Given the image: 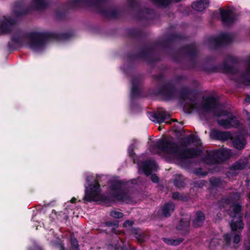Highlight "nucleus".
<instances>
[{
	"instance_id": "1",
	"label": "nucleus",
	"mask_w": 250,
	"mask_h": 250,
	"mask_svg": "<svg viewBox=\"0 0 250 250\" xmlns=\"http://www.w3.org/2000/svg\"><path fill=\"white\" fill-rule=\"evenodd\" d=\"M72 36L69 33H53L47 32H26L21 29L17 30L10 37V41L7 43L9 51L12 52L22 47L25 44V40L29 39L28 46L33 50L45 45L50 40L63 41L68 40Z\"/></svg>"
},
{
	"instance_id": "2",
	"label": "nucleus",
	"mask_w": 250,
	"mask_h": 250,
	"mask_svg": "<svg viewBox=\"0 0 250 250\" xmlns=\"http://www.w3.org/2000/svg\"><path fill=\"white\" fill-rule=\"evenodd\" d=\"M157 149L166 154H172L182 161L197 158L203 153L202 150L198 148H180L176 143L165 138L158 139L149 147V150L152 152H155Z\"/></svg>"
},
{
	"instance_id": "3",
	"label": "nucleus",
	"mask_w": 250,
	"mask_h": 250,
	"mask_svg": "<svg viewBox=\"0 0 250 250\" xmlns=\"http://www.w3.org/2000/svg\"><path fill=\"white\" fill-rule=\"evenodd\" d=\"M188 37L184 34L173 33L168 34L164 40L157 41L149 45L146 46L143 50L151 57V60H147L148 63H152L157 61L154 51L158 47H161L165 49L171 50L172 44L176 42L187 41Z\"/></svg>"
},
{
	"instance_id": "4",
	"label": "nucleus",
	"mask_w": 250,
	"mask_h": 250,
	"mask_svg": "<svg viewBox=\"0 0 250 250\" xmlns=\"http://www.w3.org/2000/svg\"><path fill=\"white\" fill-rule=\"evenodd\" d=\"M48 6V3L45 0H33L31 7H23V3L21 1H16L14 3L13 13L17 17L20 18L28 15L32 10H43Z\"/></svg>"
},
{
	"instance_id": "5",
	"label": "nucleus",
	"mask_w": 250,
	"mask_h": 250,
	"mask_svg": "<svg viewBox=\"0 0 250 250\" xmlns=\"http://www.w3.org/2000/svg\"><path fill=\"white\" fill-rule=\"evenodd\" d=\"M125 184L124 180H114L111 181L110 190L112 191L111 196L119 202H128L131 201L128 190L122 187Z\"/></svg>"
},
{
	"instance_id": "6",
	"label": "nucleus",
	"mask_w": 250,
	"mask_h": 250,
	"mask_svg": "<svg viewBox=\"0 0 250 250\" xmlns=\"http://www.w3.org/2000/svg\"><path fill=\"white\" fill-rule=\"evenodd\" d=\"M228 62L232 63H238V60L234 56H229L226 60L223 61L222 64L215 65L209 67L205 66L204 69L208 73L222 72L231 74L237 73L238 72L237 68L232 65H229Z\"/></svg>"
},
{
	"instance_id": "7",
	"label": "nucleus",
	"mask_w": 250,
	"mask_h": 250,
	"mask_svg": "<svg viewBox=\"0 0 250 250\" xmlns=\"http://www.w3.org/2000/svg\"><path fill=\"white\" fill-rule=\"evenodd\" d=\"M179 51L189 58L188 64L184 67L183 69H191L195 68L197 64L196 58L198 54V50L196 43L192 42L184 45L179 49Z\"/></svg>"
},
{
	"instance_id": "8",
	"label": "nucleus",
	"mask_w": 250,
	"mask_h": 250,
	"mask_svg": "<svg viewBox=\"0 0 250 250\" xmlns=\"http://www.w3.org/2000/svg\"><path fill=\"white\" fill-rule=\"evenodd\" d=\"M177 93L175 84L171 81L167 82L157 89L153 90L151 94L162 97L164 101H169L174 99Z\"/></svg>"
},
{
	"instance_id": "9",
	"label": "nucleus",
	"mask_w": 250,
	"mask_h": 250,
	"mask_svg": "<svg viewBox=\"0 0 250 250\" xmlns=\"http://www.w3.org/2000/svg\"><path fill=\"white\" fill-rule=\"evenodd\" d=\"M127 4L132 10L136 11L134 18L138 20H153L155 16V12L152 9H142L140 3L136 0H128Z\"/></svg>"
},
{
	"instance_id": "10",
	"label": "nucleus",
	"mask_w": 250,
	"mask_h": 250,
	"mask_svg": "<svg viewBox=\"0 0 250 250\" xmlns=\"http://www.w3.org/2000/svg\"><path fill=\"white\" fill-rule=\"evenodd\" d=\"M94 184H89V188L85 186L84 191V196L83 197L84 203L92 202L97 201L99 189H100V184L99 182L95 180Z\"/></svg>"
},
{
	"instance_id": "11",
	"label": "nucleus",
	"mask_w": 250,
	"mask_h": 250,
	"mask_svg": "<svg viewBox=\"0 0 250 250\" xmlns=\"http://www.w3.org/2000/svg\"><path fill=\"white\" fill-rule=\"evenodd\" d=\"M221 19L225 26H230L236 21V17L230 10L220 8Z\"/></svg>"
},
{
	"instance_id": "12",
	"label": "nucleus",
	"mask_w": 250,
	"mask_h": 250,
	"mask_svg": "<svg viewBox=\"0 0 250 250\" xmlns=\"http://www.w3.org/2000/svg\"><path fill=\"white\" fill-rule=\"evenodd\" d=\"M220 106V104L217 98L213 96L206 97L202 104V108L207 111H215Z\"/></svg>"
},
{
	"instance_id": "13",
	"label": "nucleus",
	"mask_w": 250,
	"mask_h": 250,
	"mask_svg": "<svg viewBox=\"0 0 250 250\" xmlns=\"http://www.w3.org/2000/svg\"><path fill=\"white\" fill-rule=\"evenodd\" d=\"M71 1V0H68V1L63 3L62 6V8H58L55 11V15L56 18L58 20H63L65 18L67 14V11L66 9H73L77 6V4L78 3H81L82 2H77L76 3V5L74 6H71V4L70 2V1ZM83 3H86V2H83Z\"/></svg>"
},
{
	"instance_id": "14",
	"label": "nucleus",
	"mask_w": 250,
	"mask_h": 250,
	"mask_svg": "<svg viewBox=\"0 0 250 250\" xmlns=\"http://www.w3.org/2000/svg\"><path fill=\"white\" fill-rule=\"evenodd\" d=\"M210 137L215 140L226 141L231 138V135L229 132L222 131L213 129L211 131Z\"/></svg>"
},
{
	"instance_id": "15",
	"label": "nucleus",
	"mask_w": 250,
	"mask_h": 250,
	"mask_svg": "<svg viewBox=\"0 0 250 250\" xmlns=\"http://www.w3.org/2000/svg\"><path fill=\"white\" fill-rule=\"evenodd\" d=\"M126 57L129 61H133L140 59L145 60L147 62V60H151V57L144 50H141L139 52L133 54L128 53L126 54Z\"/></svg>"
},
{
	"instance_id": "16",
	"label": "nucleus",
	"mask_w": 250,
	"mask_h": 250,
	"mask_svg": "<svg viewBox=\"0 0 250 250\" xmlns=\"http://www.w3.org/2000/svg\"><path fill=\"white\" fill-rule=\"evenodd\" d=\"M175 209V205L172 201H168L165 203L160 208L161 215L166 218L169 217L174 212Z\"/></svg>"
},
{
	"instance_id": "17",
	"label": "nucleus",
	"mask_w": 250,
	"mask_h": 250,
	"mask_svg": "<svg viewBox=\"0 0 250 250\" xmlns=\"http://www.w3.org/2000/svg\"><path fill=\"white\" fill-rule=\"evenodd\" d=\"M158 166L155 161L148 160L145 161L142 164V169L144 174L148 176L150 175L152 171H156Z\"/></svg>"
},
{
	"instance_id": "18",
	"label": "nucleus",
	"mask_w": 250,
	"mask_h": 250,
	"mask_svg": "<svg viewBox=\"0 0 250 250\" xmlns=\"http://www.w3.org/2000/svg\"><path fill=\"white\" fill-rule=\"evenodd\" d=\"M234 147L238 150H242L245 147L247 141L245 136L241 134L235 135L230 139Z\"/></svg>"
},
{
	"instance_id": "19",
	"label": "nucleus",
	"mask_w": 250,
	"mask_h": 250,
	"mask_svg": "<svg viewBox=\"0 0 250 250\" xmlns=\"http://www.w3.org/2000/svg\"><path fill=\"white\" fill-rule=\"evenodd\" d=\"M16 24L15 19L9 18L0 23V35L9 34L11 32V27Z\"/></svg>"
},
{
	"instance_id": "20",
	"label": "nucleus",
	"mask_w": 250,
	"mask_h": 250,
	"mask_svg": "<svg viewBox=\"0 0 250 250\" xmlns=\"http://www.w3.org/2000/svg\"><path fill=\"white\" fill-rule=\"evenodd\" d=\"M203 160L206 164L209 165L220 164L216 149L208 152Z\"/></svg>"
},
{
	"instance_id": "21",
	"label": "nucleus",
	"mask_w": 250,
	"mask_h": 250,
	"mask_svg": "<svg viewBox=\"0 0 250 250\" xmlns=\"http://www.w3.org/2000/svg\"><path fill=\"white\" fill-rule=\"evenodd\" d=\"M234 123L236 125H239V122L236 120L235 117L231 114L229 117H228V119H220L218 121V124L220 126L223 127L225 129H229L231 128L232 125L231 123Z\"/></svg>"
},
{
	"instance_id": "22",
	"label": "nucleus",
	"mask_w": 250,
	"mask_h": 250,
	"mask_svg": "<svg viewBox=\"0 0 250 250\" xmlns=\"http://www.w3.org/2000/svg\"><path fill=\"white\" fill-rule=\"evenodd\" d=\"M127 35L130 38L139 41L142 40L146 37L145 33L142 30L135 28L127 30Z\"/></svg>"
},
{
	"instance_id": "23",
	"label": "nucleus",
	"mask_w": 250,
	"mask_h": 250,
	"mask_svg": "<svg viewBox=\"0 0 250 250\" xmlns=\"http://www.w3.org/2000/svg\"><path fill=\"white\" fill-rule=\"evenodd\" d=\"M205 215L201 210H198L195 214V218L192 221V226L195 228L202 227L205 221Z\"/></svg>"
},
{
	"instance_id": "24",
	"label": "nucleus",
	"mask_w": 250,
	"mask_h": 250,
	"mask_svg": "<svg viewBox=\"0 0 250 250\" xmlns=\"http://www.w3.org/2000/svg\"><path fill=\"white\" fill-rule=\"evenodd\" d=\"M190 225V219L188 218H182L180 220L179 224L177 226L176 229L179 230L183 231L184 234L189 233V227Z\"/></svg>"
},
{
	"instance_id": "25",
	"label": "nucleus",
	"mask_w": 250,
	"mask_h": 250,
	"mask_svg": "<svg viewBox=\"0 0 250 250\" xmlns=\"http://www.w3.org/2000/svg\"><path fill=\"white\" fill-rule=\"evenodd\" d=\"M244 227V224L242 221V216L235 218L233 217L230 223V228L233 231H237L238 229L241 230Z\"/></svg>"
},
{
	"instance_id": "26",
	"label": "nucleus",
	"mask_w": 250,
	"mask_h": 250,
	"mask_svg": "<svg viewBox=\"0 0 250 250\" xmlns=\"http://www.w3.org/2000/svg\"><path fill=\"white\" fill-rule=\"evenodd\" d=\"M218 155V159L220 163L229 159L231 154L229 149L226 148L216 149Z\"/></svg>"
},
{
	"instance_id": "27",
	"label": "nucleus",
	"mask_w": 250,
	"mask_h": 250,
	"mask_svg": "<svg viewBox=\"0 0 250 250\" xmlns=\"http://www.w3.org/2000/svg\"><path fill=\"white\" fill-rule=\"evenodd\" d=\"M209 4V0H199L193 1L192 3L191 7L194 10L201 12L208 7Z\"/></svg>"
},
{
	"instance_id": "28",
	"label": "nucleus",
	"mask_w": 250,
	"mask_h": 250,
	"mask_svg": "<svg viewBox=\"0 0 250 250\" xmlns=\"http://www.w3.org/2000/svg\"><path fill=\"white\" fill-rule=\"evenodd\" d=\"M167 116L168 117H170L169 114H167ZM151 116L155 120L157 123L161 124L165 122L167 117V112L165 110L158 111L153 112Z\"/></svg>"
},
{
	"instance_id": "29",
	"label": "nucleus",
	"mask_w": 250,
	"mask_h": 250,
	"mask_svg": "<svg viewBox=\"0 0 250 250\" xmlns=\"http://www.w3.org/2000/svg\"><path fill=\"white\" fill-rule=\"evenodd\" d=\"M208 43L210 48L212 49H219L223 46L219 36L217 37L209 38L208 40Z\"/></svg>"
},
{
	"instance_id": "30",
	"label": "nucleus",
	"mask_w": 250,
	"mask_h": 250,
	"mask_svg": "<svg viewBox=\"0 0 250 250\" xmlns=\"http://www.w3.org/2000/svg\"><path fill=\"white\" fill-rule=\"evenodd\" d=\"M200 141V140L197 136L194 134H190L183 139L181 142V144L182 146H187L191 143H199Z\"/></svg>"
},
{
	"instance_id": "31",
	"label": "nucleus",
	"mask_w": 250,
	"mask_h": 250,
	"mask_svg": "<svg viewBox=\"0 0 250 250\" xmlns=\"http://www.w3.org/2000/svg\"><path fill=\"white\" fill-rule=\"evenodd\" d=\"M191 92V90L188 87H182L180 93V99L183 101L186 100L192 101V99L189 97Z\"/></svg>"
},
{
	"instance_id": "32",
	"label": "nucleus",
	"mask_w": 250,
	"mask_h": 250,
	"mask_svg": "<svg viewBox=\"0 0 250 250\" xmlns=\"http://www.w3.org/2000/svg\"><path fill=\"white\" fill-rule=\"evenodd\" d=\"M131 232L139 243H142L145 241V235L140 229L137 228H133Z\"/></svg>"
},
{
	"instance_id": "33",
	"label": "nucleus",
	"mask_w": 250,
	"mask_h": 250,
	"mask_svg": "<svg viewBox=\"0 0 250 250\" xmlns=\"http://www.w3.org/2000/svg\"><path fill=\"white\" fill-rule=\"evenodd\" d=\"M219 36L223 46L225 44H229L233 41L232 37L229 33H223L221 34Z\"/></svg>"
},
{
	"instance_id": "34",
	"label": "nucleus",
	"mask_w": 250,
	"mask_h": 250,
	"mask_svg": "<svg viewBox=\"0 0 250 250\" xmlns=\"http://www.w3.org/2000/svg\"><path fill=\"white\" fill-rule=\"evenodd\" d=\"M173 185L178 188H184L185 187L186 184L183 176L179 175L176 177L173 180Z\"/></svg>"
},
{
	"instance_id": "35",
	"label": "nucleus",
	"mask_w": 250,
	"mask_h": 250,
	"mask_svg": "<svg viewBox=\"0 0 250 250\" xmlns=\"http://www.w3.org/2000/svg\"><path fill=\"white\" fill-rule=\"evenodd\" d=\"M155 4H157L164 7L169 5L172 1L179 2L182 0H151Z\"/></svg>"
},
{
	"instance_id": "36",
	"label": "nucleus",
	"mask_w": 250,
	"mask_h": 250,
	"mask_svg": "<svg viewBox=\"0 0 250 250\" xmlns=\"http://www.w3.org/2000/svg\"><path fill=\"white\" fill-rule=\"evenodd\" d=\"M97 201H101L104 204H109L114 202L111 197L104 194H99Z\"/></svg>"
},
{
	"instance_id": "37",
	"label": "nucleus",
	"mask_w": 250,
	"mask_h": 250,
	"mask_svg": "<svg viewBox=\"0 0 250 250\" xmlns=\"http://www.w3.org/2000/svg\"><path fill=\"white\" fill-rule=\"evenodd\" d=\"M172 198L175 200H180L182 201H187L188 200V197L187 195L181 194L179 192L176 191L172 194Z\"/></svg>"
},
{
	"instance_id": "38",
	"label": "nucleus",
	"mask_w": 250,
	"mask_h": 250,
	"mask_svg": "<svg viewBox=\"0 0 250 250\" xmlns=\"http://www.w3.org/2000/svg\"><path fill=\"white\" fill-rule=\"evenodd\" d=\"M141 96V91L139 87L132 86L130 92L131 99L139 98Z\"/></svg>"
},
{
	"instance_id": "39",
	"label": "nucleus",
	"mask_w": 250,
	"mask_h": 250,
	"mask_svg": "<svg viewBox=\"0 0 250 250\" xmlns=\"http://www.w3.org/2000/svg\"><path fill=\"white\" fill-rule=\"evenodd\" d=\"M209 182L211 187L214 188L220 187L222 184L221 179L215 177L211 178L209 180Z\"/></svg>"
},
{
	"instance_id": "40",
	"label": "nucleus",
	"mask_w": 250,
	"mask_h": 250,
	"mask_svg": "<svg viewBox=\"0 0 250 250\" xmlns=\"http://www.w3.org/2000/svg\"><path fill=\"white\" fill-rule=\"evenodd\" d=\"M242 210V206L238 203L235 204L233 207V211L235 214L233 217L236 218V216L239 217L240 216H242L241 211Z\"/></svg>"
},
{
	"instance_id": "41",
	"label": "nucleus",
	"mask_w": 250,
	"mask_h": 250,
	"mask_svg": "<svg viewBox=\"0 0 250 250\" xmlns=\"http://www.w3.org/2000/svg\"><path fill=\"white\" fill-rule=\"evenodd\" d=\"M246 165L239 162H236L232 165L231 169L234 170H242L245 168Z\"/></svg>"
},
{
	"instance_id": "42",
	"label": "nucleus",
	"mask_w": 250,
	"mask_h": 250,
	"mask_svg": "<svg viewBox=\"0 0 250 250\" xmlns=\"http://www.w3.org/2000/svg\"><path fill=\"white\" fill-rule=\"evenodd\" d=\"M168 53L175 62H179L181 61V57L178 53L169 51Z\"/></svg>"
},
{
	"instance_id": "43",
	"label": "nucleus",
	"mask_w": 250,
	"mask_h": 250,
	"mask_svg": "<svg viewBox=\"0 0 250 250\" xmlns=\"http://www.w3.org/2000/svg\"><path fill=\"white\" fill-rule=\"evenodd\" d=\"M110 215L116 219H120L124 217V214L119 211L112 210L110 212Z\"/></svg>"
},
{
	"instance_id": "44",
	"label": "nucleus",
	"mask_w": 250,
	"mask_h": 250,
	"mask_svg": "<svg viewBox=\"0 0 250 250\" xmlns=\"http://www.w3.org/2000/svg\"><path fill=\"white\" fill-rule=\"evenodd\" d=\"M192 103L188 105V112L191 113L193 111L197 109V106L194 100L192 99Z\"/></svg>"
},
{
	"instance_id": "45",
	"label": "nucleus",
	"mask_w": 250,
	"mask_h": 250,
	"mask_svg": "<svg viewBox=\"0 0 250 250\" xmlns=\"http://www.w3.org/2000/svg\"><path fill=\"white\" fill-rule=\"evenodd\" d=\"M242 77L244 79L243 83L247 85H250V74H248L247 73V69L245 72L243 73Z\"/></svg>"
},
{
	"instance_id": "46",
	"label": "nucleus",
	"mask_w": 250,
	"mask_h": 250,
	"mask_svg": "<svg viewBox=\"0 0 250 250\" xmlns=\"http://www.w3.org/2000/svg\"><path fill=\"white\" fill-rule=\"evenodd\" d=\"M152 78L154 80L163 83L165 81V76L163 73H160L158 75H152Z\"/></svg>"
},
{
	"instance_id": "47",
	"label": "nucleus",
	"mask_w": 250,
	"mask_h": 250,
	"mask_svg": "<svg viewBox=\"0 0 250 250\" xmlns=\"http://www.w3.org/2000/svg\"><path fill=\"white\" fill-rule=\"evenodd\" d=\"M70 246L77 245L79 244L77 239L75 237L74 233L71 234L70 236Z\"/></svg>"
},
{
	"instance_id": "48",
	"label": "nucleus",
	"mask_w": 250,
	"mask_h": 250,
	"mask_svg": "<svg viewBox=\"0 0 250 250\" xmlns=\"http://www.w3.org/2000/svg\"><path fill=\"white\" fill-rule=\"evenodd\" d=\"M104 224L105 225V226H106V227H112V226L118 227V225H119V222L118 221H106L105 222H104Z\"/></svg>"
},
{
	"instance_id": "49",
	"label": "nucleus",
	"mask_w": 250,
	"mask_h": 250,
	"mask_svg": "<svg viewBox=\"0 0 250 250\" xmlns=\"http://www.w3.org/2000/svg\"><path fill=\"white\" fill-rule=\"evenodd\" d=\"M223 238L225 241L226 244L228 246H229L231 242V236L230 234L229 233H226L223 235Z\"/></svg>"
},
{
	"instance_id": "50",
	"label": "nucleus",
	"mask_w": 250,
	"mask_h": 250,
	"mask_svg": "<svg viewBox=\"0 0 250 250\" xmlns=\"http://www.w3.org/2000/svg\"><path fill=\"white\" fill-rule=\"evenodd\" d=\"M140 83V81L138 78L134 77L132 79L131 84L132 86L139 87Z\"/></svg>"
},
{
	"instance_id": "51",
	"label": "nucleus",
	"mask_w": 250,
	"mask_h": 250,
	"mask_svg": "<svg viewBox=\"0 0 250 250\" xmlns=\"http://www.w3.org/2000/svg\"><path fill=\"white\" fill-rule=\"evenodd\" d=\"M184 240V239L183 238H179L178 239H173L172 242H173V245L172 246H178L181 243H182L183 241Z\"/></svg>"
},
{
	"instance_id": "52",
	"label": "nucleus",
	"mask_w": 250,
	"mask_h": 250,
	"mask_svg": "<svg viewBox=\"0 0 250 250\" xmlns=\"http://www.w3.org/2000/svg\"><path fill=\"white\" fill-rule=\"evenodd\" d=\"M241 240V235L239 234H236L233 237V242L235 244H238Z\"/></svg>"
},
{
	"instance_id": "53",
	"label": "nucleus",
	"mask_w": 250,
	"mask_h": 250,
	"mask_svg": "<svg viewBox=\"0 0 250 250\" xmlns=\"http://www.w3.org/2000/svg\"><path fill=\"white\" fill-rule=\"evenodd\" d=\"M151 180L155 183H158L159 181V178L155 174H151Z\"/></svg>"
},
{
	"instance_id": "54",
	"label": "nucleus",
	"mask_w": 250,
	"mask_h": 250,
	"mask_svg": "<svg viewBox=\"0 0 250 250\" xmlns=\"http://www.w3.org/2000/svg\"><path fill=\"white\" fill-rule=\"evenodd\" d=\"M229 114V112L226 110H221L219 113H216L215 112V114L218 117H220L222 116H228Z\"/></svg>"
},
{
	"instance_id": "55",
	"label": "nucleus",
	"mask_w": 250,
	"mask_h": 250,
	"mask_svg": "<svg viewBox=\"0 0 250 250\" xmlns=\"http://www.w3.org/2000/svg\"><path fill=\"white\" fill-rule=\"evenodd\" d=\"M133 224H134L133 221H130L129 220H126L124 222V223L123 224V226H124V227H127V226L131 227L133 226Z\"/></svg>"
},
{
	"instance_id": "56",
	"label": "nucleus",
	"mask_w": 250,
	"mask_h": 250,
	"mask_svg": "<svg viewBox=\"0 0 250 250\" xmlns=\"http://www.w3.org/2000/svg\"><path fill=\"white\" fill-rule=\"evenodd\" d=\"M173 239L169 238H163L162 240L163 241L168 245H173L172 240Z\"/></svg>"
},
{
	"instance_id": "57",
	"label": "nucleus",
	"mask_w": 250,
	"mask_h": 250,
	"mask_svg": "<svg viewBox=\"0 0 250 250\" xmlns=\"http://www.w3.org/2000/svg\"><path fill=\"white\" fill-rule=\"evenodd\" d=\"M70 250H80L79 245L71 246Z\"/></svg>"
},
{
	"instance_id": "58",
	"label": "nucleus",
	"mask_w": 250,
	"mask_h": 250,
	"mask_svg": "<svg viewBox=\"0 0 250 250\" xmlns=\"http://www.w3.org/2000/svg\"><path fill=\"white\" fill-rule=\"evenodd\" d=\"M247 73L250 74V58L248 60V67L247 68Z\"/></svg>"
},
{
	"instance_id": "59",
	"label": "nucleus",
	"mask_w": 250,
	"mask_h": 250,
	"mask_svg": "<svg viewBox=\"0 0 250 250\" xmlns=\"http://www.w3.org/2000/svg\"><path fill=\"white\" fill-rule=\"evenodd\" d=\"M176 79L178 81H182L186 79V77L183 75H179L176 77Z\"/></svg>"
},
{
	"instance_id": "60",
	"label": "nucleus",
	"mask_w": 250,
	"mask_h": 250,
	"mask_svg": "<svg viewBox=\"0 0 250 250\" xmlns=\"http://www.w3.org/2000/svg\"><path fill=\"white\" fill-rule=\"evenodd\" d=\"M76 202V199L75 197H73L70 200V202L72 203H75Z\"/></svg>"
},
{
	"instance_id": "61",
	"label": "nucleus",
	"mask_w": 250,
	"mask_h": 250,
	"mask_svg": "<svg viewBox=\"0 0 250 250\" xmlns=\"http://www.w3.org/2000/svg\"><path fill=\"white\" fill-rule=\"evenodd\" d=\"M245 101L247 103H249L250 102V97H247L245 98Z\"/></svg>"
},
{
	"instance_id": "62",
	"label": "nucleus",
	"mask_w": 250,
	"mask_h": 250,
	"mask_svg": "<svg viewBox=\"0 0 250 250\" xmlns=\"http://www.w3.org/2000/svg\"><path fill=\"white\" fill-rule=\"evenodd\" d=\"M129 153L130 156H132V154L134 153L133 150H132L131 151H129Z\"/></svg>"
},
{
	"instance_id": "63",
	"label": "nucleus",
	"mask_w": 250,
	"mask_h": 250,
	"mask_svg": "<svg viewBox=\"0 0 250 250\" xmlns=\"http://www.w3.org/2000/svg\"><path fill=\"white\" fill-rule=\"evenodd\" d=\"M201 170H202V168H199L198 170L196 172V174H200V172L199 171H201Z\"/></svg>"
},
{
	"instance_id": "64",
	"label": "nucleus",
	"mask_w": 250,
	"mask_h": 250,
	"mask_svg": "<svg viewBox=\"0 0 250 250\" xmlns=\"http://www.w3.org/2000/svg\"><path fill=\"white\" fill-rule=\"evenodd\" d=\"M60 250H65L64 247L63 246H62Z\"/></svg>"
}]
</instances>
